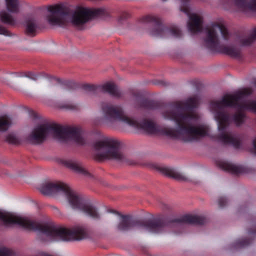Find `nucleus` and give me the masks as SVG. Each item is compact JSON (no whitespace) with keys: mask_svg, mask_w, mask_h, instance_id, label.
I'll return each mask as SVG.
<instances>
[{"mask_svg":"<svg viewBox=\"0 0 256 256\" xmlns=\"http://www.w3.org/2000/svg\"><path fill=\"white\" fill-rule=\"evenodd\" d=\"M0 19L2 22L10 26H14L16 23V20L5 11L0 13Z\"/></svg>","mask_w":256,"mask_h":256,"instance_id":"20","label":"nucleus"},{"mask_svg":"<svg viewBox=\"0 0 256 256\" xmlns=\"http://www.w3.org/2000/svg\"><path fill=\"white\" fill-rule=\"evenodd\" d=\"M62 163L76 173L86 177H90L91 174L84 167L82 162L74 160H62Z\"/></svg>","mask_w":256,"mask_h":256,"instance_id":"13","label":"nucleus"},{"mask_svg":"<svg viewBox=\"0 0 256 256\" xmlns=\"http://www.w3.org/2000/svg\"><path fill=\"white\" fill-rule=\"evenodd\" d=\"M8 10L12 12H18V0H6Z\"/></svg>","mask_w":256,"mask_h":256,"instance_id":"21","label":"nucleus"},{"mask_svg":"<svg viewBox=\"0 0 256 256\" xmlns=\"http://www.w3.org/2000/svg\"><path fill=\"white\" fill-rule=\"evenodd\" d=\"M129 16H130V14L126 12H124L120 14V16L119 20L120 21L123 20H124L128 18Z\"/></svg>","mask_w":256,"mask_h":256,"instance_id":"30","label":"nucleus"},{"mask_svg":"<svg viewBox=\"0 0 256 256\" xmlns=\"http://www.w3.org/2000/svg\"><path fill=\"white\" fill-rule=\"evenodd\" d=\"M218 166L222 170L234 174L244 172V168L226 161H220L218 163Z\"/></svg>","mask_w":256,"mask_h":256,"instance_id":"16","label":"nucleus"},{"mask_svg":"<svg viewBox=\"0 0 256 256\" xmlns=\"http://www.w3.org/2000/svg\"><path fill=\"white\" fill-rule=\"evenodd\" d=\"M38 190L42 194L48 196L52 195L58 192H62L73 209L80 210L94 220H99L100 218L97 208L93 204L72 191L62 182L45 183Z\"/></svg>","mask_w":256,"mask_h":256,"instance_id":"7","label":"nucleus"},{"mask_svg":"<svg viewBox=\"0 0 256 256\" xmlns=\"http://www.w3.org/2000/svg\"><path fill=\"white\" fill-rule=\"evenodd\" d=\"M190 0H181V6L180 10L183 12L190 18V21L188 22V30L192 33L195 34L200 32L202 30V19L196 14H190L188 2Z\"/></svg>","mask_w":256,"mask_h":256,"instance_id":"12","label":"nucleus"},{"mask_svg":"<svg viewBox=\"0 0 256 256\" xmlns=\"http://www.w3.org/2000/svg\"><path fill=\"white\" fill-rule=\"evenodd\" d=\"M132 95L136 98L138 108L146 110H155L159 107V104L156 102L143 98L140 92H133Z\"/></svg>","mask_w":256,"mask_h":256,"instance_id":"14","label":"nucleus"},{"mask_svg":"<svg viewBox=\"0 0 256 256\" xmlns=\"http://www.w3.org/2000/svg\"><path fill=\"white\" fill-rule=\"evenodd\" d=\"M218 204L220 208H223L228 204V200L226 197H220L218 200Z\"/></svg>","mask_w":256,"mask_h":256,"instance_id":"27","label":"nucleus"},{"mask_svg":"<svg viewBox=\"0 0 256 256\" xmlns=\"http://www.w3.org/2000/svg\"><path fill=\"white\" fill-rule=\"evenodd\" d=\"M6 141L12 144H18L20 142V140L14 134H9L6 138Z\"/></svg>","mask_w":256,"mask_h":256,"instance_id":"25","label":"nucleus"},{"mask_svg":"<svg viewBox=\"0 0 256 256\" xmlns=\"http://www.w3.org/2000/svg\"><path fill=\"white\" fill-rule=\"evenodd\" d=\"M154 84L156 85H160L162 86H167L168 85V82L164 80H156V82H154Z\"/></svg>","mask_w":256,"mask_h":256,"instance_id":"31","label":"nucleus"},{"mask_svg":"<svg viewBox=\"0 0 256 256\" xmlns=\"http://www.w3.org/2000/svg\"><path fill=\"white\" fill-rule=\"evenodd\" d=\"M181 232H182V230H180V231L178 232V233H181Z\"/></svg>","mask_w":256,"mask_h":256,"instance_id":"34","label":"nucleus"},{"mask_svg":"<svg viewBox=\"0 0 256 256\" xmlns=\"http://www.w3.org/2000/svg\"><path fill=\"white\" fill-rule=\"evenodd\" d=\"M57 107L60 109L65 110H78V106L77 104L70 102H61L57 104Z\"/></svg>","mask_w":256,"mask_h":256,"instance_id":"23","label":"nucleus"},{"mask_svg":"<svg viewBox=\"0 0 256 256\" xmlns=\"http://www.w3.org/2000/svg\"><path fill=\"white\" fill-rule=\"evenodd\" d=\"M26 33L28 36H34L38 28V26L34 19L30 18L26 20Z\"/></svg>","mask_w":256,"mask_h":256,"instance_id":"19","label":"nucleus"},{"mask_svg":"<svg viewBox=\"0 0 256 256\" xmlns=\"http://www.w3.org/2000/svg\"><path fill=\"white\" fill-rule=\"evenodd\" d=\"M50 14L46 19L52 26H64L70 22L76 28L82 30L86 23L95 18H105L109 16L108 12L104 8H90L78 6L72 10L60 5L50 6L48 8Z\"/></svg>","mask_w":256,"mask_h":256,"instance_id":"4","label":"nucleus"},{"mask_svg":"<svg viewBox=\"0 0 256 256\" xmlns=\"http://www.w3.org/2000/svg\"><path fill=\"white\" fill-rule=\"evenodd\" d=\"M48 135L62 141L73 140L76 144H86L85 132L79 126H61L55 124L45 123L36 126L28 137L34 144L42 143Z\"/></svg>","mask_w":256,"mask_h":256,"instance_id":"6","label":"nucleus"},{"mask_svg":"<svg viewBox=\"0 0 256 256\" xmlns=\"http://www.w3.org/2000/svg\"><path fill=\"white\" fill-rule=\"evenodd\" d=\"M56 80L58 82H60V80L59 79H56Z\"/></svg>","mask_w":256,"mask_h":256,"instance_id":"33","label":"nucleus"},{"mask_svg":"<svg viewBox=\"0 0 256 256\" xmlns=\"http://www.w3.org/2000/svg\"><path fill=\"white\" fill-rule=\"evenodd\" d=\"M10 32L8 31L3 26H1L0 25V34H4L5 36H9L10 35Z\"/></svg>","mask_w":256,"mask_h":256,"instance_id":"29","label":"nucleus"},{"mask_svg":"<svg viewBox=\"0 0 256 256\" xmlns=\"http://www.w3.org/2000/svg\"><path fill=\"white\" fill-rule=\"evenodd\" d=\"M11 124L10 118L6 116L0 118V131H6Z\"/></svg>","mask_w":256,"mask_h":256,"instance_id":"22","label":"nucleus"},{"mask_svg":"<svg viewBox=\"0 0 256 256\" xmlns=\"http://www.w3.org/2000/svg\"><path fill=\"white\" fill-rule=\"evenodd\" d=\"M0 221L1 224L6 227L18 225L26 230L38 232L54 240H80L87 236L86 228L83 226H78L69 229L52 224H42L0 210Z\"/></svg>","mask_w":256,"mask_h":256,"instance_id":"3","label":"nucleus"},{"mask_svg":"<svg viewBox=\"0 0 256 256\" xmlns=\"http://www.w3.org/2000/svg\"><path fill=\"white\" fill-rule=\"evenodd\" d=\"M218 31L220 32L224 40H230L232 34L226 26L220 24L214 23L205 28L206 36L204 38V46L214 52L225 54L233 58H242V54L240 47L234 44L224 45L220 44Z\"/></svg>","mask_w":256,"mask_h":256,"instance_id":"8","label":"nucleus"},{"mask_svg":"<svg viewBox=\"0 0 256 256\" xmlns=\"http://www.w3.org/2000/svg\"><path fill=\"white\" fill-rule=\"evenodd\" d=\"M140 21L144 23H150L153 28L150 31V34L154 36L164 38L172 36L174 38H180L182 32L176 26L168 27L164 26L160 20L154 16L147 15L142 17Z\"/></svg>","mask_w":256,"mask_h":256,"instance_id":"11","label":"nucleus"},{"mask_svg":"<svg viewBox=\"0 0 256 256\" xmlns=\"http://www.w3.org/2000/svg\"><path fill=\"white\" fill-rule=\"evenodd\" d=\"M14 252L5 247H0V256H14Z\"/></svg>","mask_w":256,"mask_h":256,"instance_id":"26","label":"nucleus"},{"mask_svg":"<svg viewBox=\"0 0 256 256\" xmlns=\"http://www.w3.org/2000/svg\"><path fill=\"white\" fill-rule=\"evenodd\" d=\"M248 233L249 234H256V221L254 222L252 224V228H250L248 230Z\"/></svg>","mask_w":256,"mask_h":256,"instance_id":"32","label":"nucleus"},{"mask_svg":"<svg viewBox=\"0 0 256 256\" xmlns=\"http://www.w3.org/2000/svg\"><path fill=\"white\" fill-rule=\"evenodd\" d=\"M198 96H194L188 98L185 102H176L169 104L170 110L164 112L162 114L165 118L176 122V129L160 126L146 118L138 122L127 116L121 106L108 104H102V116L96 124L112 126L116 122H120L150 134H164L174 138H180L186 142L197 141L207 136L210 130L206 124H192V122L198 117L192 111L198 106Z\"/></svg>","mask_w":256,"mask_h":256,"instance_id":"1","label":"nucleus"},{"mask_svg":"<svg viewBox=\"0 0 256 256\" xmlns=\"http://www.w3.org/2000/svg\"><path fill=\"white\" fill-rule=\"evenodd\" d=\"M68 90H76L82 88L86 92L92 94H97L100 92H108L112 96L119 98L122 95L121 91L113 82H108L103 85L96 86L91 84H80L72 81H68L64 83Z\"/></svg>","mask_w":256,"mask_h":256,"instance_id":"10","label":"nucleus"},{"mask_svg":"<svg viewBox=\"0 0 256 256\" xmlns=\"http://www.w3.org/2000/svg\"><path fill=\"white\" fill-rule=\"evenodd\" d=\"M25 76L31 80H36L39 77L38 74H36L35 73L31 72H28L26 73Z\"/></svg>","mask_w":256,"mask_h":256,"instance_id":"28","label":"nucleus"},{"mask_svg":"<svg viewBox=\"0 0 256 256\" xmlns=\"http://www.w3.org/2000/svg\"><path fill=\"white\" fill-rule=\"evenodd\" d=\"M256 40V28H254L250 36L241 35L238 36L236 41L241 46H248Z\"/></svg>","mask_w":256,"mask_h":256,"instance_id":"18","label":"nucleus"},{"mask_svg":"<svg viewBox=\"0 0 256 256\" xmlns=\"http://www.w3.org/2000/svg\"><path fill=\"white\" fill-rule=\"evenodd\" d=\"M94 158L99 161L105 159L114 160L123 162L126 160L125 156L120 150V142L115 139L105 138L94 144Z\"/></svg>","mask_w":256,"mask_h":256,"instance_id":"9","label":"nucleus"},{"mask_svg":"<svg viewBox=\"0 0 256 256\" xmlns=\"http://www.w3.org/2000/svg\"><path fill=\"white\" fill-rule=\"evenodd\" d=\"M253 92L252 88H244L234 94H226L223 96L220 100L212 101L210 107L212 111L215 120L218 122V129L220 133L216 136L217 138L224 144H231L235 148H239L240 142L236 138L225 132L226 128L230 122L229 112L225 109L226 107L234 108L238 112L232 116V120L236 126H240L244 123L246 118L244 110L252 111L256 113V100H249L248 102H242L245 96ZM253 145L254 146V141ZM254 150L256 153L255 148Z\"/></svg>","mask_w":256,"mask_h":256,"instance_id":"2","label":"nucleus"},{"mask_svg":"<svg viewBox=\"0 0 256 256\" xmlns=\"http://www.w3.org/2000/svg\"><path fill=\"white\" fill-rule=\"evenodd\" d=\"M234 4L244 10H247L256 12V0H234Z\"/></svg>","mask_w":256,"mask_h":256,"instance_id":"17","label":"nucleus"},{"mask_svg":"<svg viewBox=\"0 0 256 256\" xmlns=\"http://www.w3.org/2000/svg\"><path fill=\"white\" fill-rule=\"evenodd\" d=\"M159 170L164 175L182 182H188L190 179L184 174L176 171L175 170L168 168L160 167Z\"/></svg>","mask_w":256,"mask_h":256,"instance_id":"15","label":"nucleus"},{"mask_svg":"<svg viewBox=\"0 0 256 256\" xmlns=\"http://www.w3.org/2000/svg\"><path fill=\"white\" fill-rule=\"evenodd\" d=\"M252 242V240L250 238L239 239L234 242V247L238 248L248 246Z\"/></svg>","mask_w":256,"mask_h":256,"instance_id":"24","label":"nucleus"},{"mask_svg":"<svg viewBox=\"0 0 256 256\" xmlns=\"http://www.w3.org/2000/svg\"><path fill=\"white\" fill-rule=\"evenodd\" d=\"M108 212L116 214L120 216L122 220L118 226V230L120 231H127L133 227H140L157 234L162 232L166 226L182 229L186 224L202 225L206 222V218L204 216L190 214L166 221L161 218L132 220L130 216L120 214L113 210H108Z\"/></svg>","mask_w":256,"mask_h":256,"instance_id":"5","label":"nucleus"},{"mask_svg":"<svg viewBox=\"0 0 256 256\" xmlns=\"http://www.w3.org/2000/svg\"><path fill=\"white\" fill-rule=\"evenodd\" d=\"M162 0L164 2V1H166V0Z\"/></svg>","mask_w":256,"mask_h":256,"instance_id":"35","label":"nucleus"}]
</instances>
